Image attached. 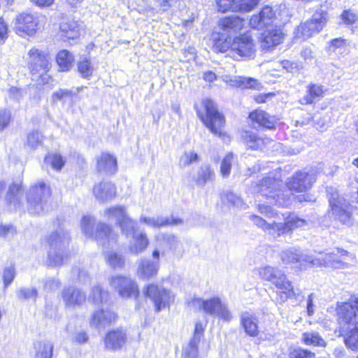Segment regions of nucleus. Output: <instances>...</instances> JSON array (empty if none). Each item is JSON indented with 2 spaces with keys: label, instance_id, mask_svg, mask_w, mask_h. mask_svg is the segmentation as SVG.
Here are the masks:
<instances>
[{
  "label": "nucleus",
  "instance_id": "nucleus-1",
  "mask_svg": "<svg viewBox=\"0 0 358 358\" xmlns=\"http://www.w3.org/2000/svg\"><path fill=\"white\" fill-rule=\"evenodd\" d=\"M339 331L344 343L350 350L358 351V298L350 297L336 308Z\"/></svg>",
  "mask_w": 358,
  "mask_h": 358
},
{
  "label": "nucleus",
  "instance_id": "nucleus-2",
  "mask_svg": "<svg viewBox=\"0 0 358 358\" xmlns=\"http://www.w3.org/2000/svg\"><path fill=\"white\" fill-rule=\"evenodd\" d=\"M213 48L216 52H224L230 50L240 57H252L255 44L250 36L245 34L239 37H219L214 38Z\"/></svg>",
  "mask_w": 358,
  "mask_h": 358
},
{
  "label": "nucleus",
  "instance_id": "nucleus-3",
  "mask_svg": "<svg viewBox=\"0 0 358 358\" xmlns=\"http://www.w3.org/2000/svg\"><path fill=\"white\" fill-rule=\"evenodd\" d=\"M250 219L257 227L265 231H268L269 234L275 238L290 233L296 228L303 227L308 224L306 220L292 213H289L285 218L283 223L273 222L270 224L256 215H251Z\"/></svg>",
  "mask_w": 358,
  "mask_h": 358
},
{
  "label": "nucleus",
  "instance_id": "nucleus-4",
  "mask_svg": "<svg viewBox=\"0 0 358 358\" xmlns=\"http://www.w3.org/2000/svg\"><path fill=\"white\" fill-rule=\"evenodd\" d=\"M50 194V186L43 182L31 186L27 194L29 212L31 214L43 213Z\"/></svg>",
  "mask_w": 358,
  "mask_h": 358
},
{
  "label": "nucleus",
  "instance_id": "nucleus-5",
  "mask_svg": "<svg viewBox=\"0 0 358 358\" xmlns=\"http://www.w3.org/2000/svg\"><path fill=\"white\" fill-rule=\"evenodd\" d=\"M68 232L59 229L52 233L48 238L50 250L48 252V264L51 266H58L63 264V257L60 252L64 250L69 243Z\"/></svg>",
  "mask_w": 358,
  "mask_h": 358
},
{
  "label": "nucleus",
  "instance_id": "nucleus-6",
  "mask_svg": "<svg viewBox=\"0 0 358 358\" xmlns=\"http://www.w3.org/2000/svg\"><path fill=\"white\" fill-rule=\"evenodd\" d=\"M94 219L90 216H84L82 219L80 225L83 232L87 236L94 238L100 244H105V240L110 242L116 241V234L106 224L99 223L96 227V231L94 232L93 227Z\"/></svg>",
  "mask_w": 358,
  "mask_h": 358
},
{
  "label": "nucleus",
  "instance_id": "nucleus-7",
  "mask_svg": "<svg viewBox=\"0 0 358 358\" xmlns=\"http://www.w3.org/2000/svg\"><path fill=\"white\" fill-rule=\"evenodd\" d=\"M189 304L194 308L202 310L207 314L217 316L225 321H229L231 319V315L226 305L222 303L218 297L208 300L196 298L189 302Z\"/></svg>",
  "mask_w": 358,
  "mask_h": 358
},
{
  "label": "nucleus",
  "instance_id": "nucleus-8",
  "mask_svg": "<svg viewBox=\"0 0 358 358\" xmlns=\"http://www.w3.org/2000/svg\"><path fill=\"white\" fill-rule=\"evenodd\" d=\"M328 20L329 16L326 10H317L310 20L297 27L296 36L304 40L310 38L314 34H318L326 26Z\"/></svg>",
  "mask_w": 358,
  "mask_h": 358
},
{
  "label": "nucleus",
  "instance_id": "nucleus-9",
  "mask_svg": "<svg viewBox=\"0 0 358 358\" xmlns=\"http://www.w3.org/2000/svg\"><path fill=\"white\" fill-rule=\"evenodd\" d=\"M205 114L200 116L206 127L214 134H222V128L224 124V118L218 110L215 103L209 99L203 101Z\"/></svg>",
  "mask_w": 358,
  "mask_h": 358
},
{
  "label": "nucleus",
  "instance_id": "nucleus-10",
  "mask_svg": "<svg viewBox=\"0 0 358 358\" xmlns=\"http://www.w3.org/2000/svg\"><path fill=\"white\" fill-rule=\"evenodd\" d=\"M144 294L152 300L157 312L169 307L175 298L171 292L155 284L148 285L144 290Z\"/></svg>",
  "mask_w": 358,
  "mask_h": 358
},
{
  "label": "nucleus",
  "instance_id": "nucleus-11",
  "mask_svg": "<svg viewBox=\"0 0 358 358\" xmlns=\"http://www.w3.org/2000/svg\"><path fill=\"white\" fill-rule=\"evenodd\" d=\"M28 57L29 68L32 73H39L42 81L47 82L49 76L46 73L50 65L48 54L34 48L29 51Z\"/></svg>",
  "mask_w": 358,
  "mask_h": 358
},
{
  "label": "nucleus",
  "instance_id": "nucleus-12",
  "mask_svg": "<svg viewBox=\"0 0 358 358\" xmlns=\"http://www.w3.org/2000/svg\"><path fill=\"white\" fill-rule=\"evenodd\" d=\"M345 257H348V252L341 248L336 249V253L331 252L324 255L322 258L314 257L311 259V266L331 267L336 269L348 268L350 264L345 260Z\"/></svg>",
  "mask_w": 358,
  "mask_h": 358
},
{
  "label": "nucleus",
  "instance_id": "nucleus-13",
  "mask_svg": "<svg viewBox=\"0 0 358 358\" xmlns=\"http://www.w3.org/2000/svg\"><path fill=\"white\" fill-rule=\"evenodd\" d=\"M329 205L331 214L335 219L345 224L350 223L352 217L351 206L338 192L331 193Z\"/></svg>",
  "mask_w": 358,
  "mask_h": 358
},
{
  "label": "nucleus",
  "instance_id": "nucleus-14",
  "mask_svg": "<svg viewBox=\"0 0 358 358\" xmlns=\"http://www.w3.org/2000/svg\"><path fill=\"white\" fill-rule=\"evenodd\" d=\"M152 256L153 259L141 258L138 262L136 274L141 280H149L157 275L160 267L159 250L155 249L152 252Z\"/></svg>",
  "mask_w": 358,
  "mask_h": 358
},
{
  "label": "nucleus",
  "instance_id": "nucleus-15",
  "mask_svg": "<svg viewBox=\"0 0 358 358\" xmlns=\"http://www.w3.org/2000/svg\"><path fill=\"white\" fill-rule=\"evenodd\" d=\"M110 287L118 292L122 298L136 296L138 294L137 285L131 278L122 275H113L109 280Z\"/></svg>",
  "mask_w": 358,
  "mask_h": 358
},
{
  "label": "nucleus",
  "instance_id": "nucleus-16",
  "mask_svg": "<svg viewBox=\"0 0 358 358\" xmlns=\"http://www.w3.org/2000/svg\"><path fill=\"white\" fill-rule=\"evenodd\" d=\"M315 180L316 178L313 173L300 171L292 176L287 182V185L291 191L302 192L309 189Z\"/></svg>",
  "mask_w": 358,
  "mask_h": 358
},
{
  "label": "nucleus",
  "instance_id": "nucleus-17",
  "mask_svg": "<svg viewBox=\"0 0 358 358\" xmlns=\"http://www.w3.org/2000/svg\"><path fill=\"white\" fill-rule=\"evenodd\" d=\"M38 25V19L31 13H22L18 15L15 19V29L16 32L22 35L27 34L33 35Z\"/></svg>",
  "mask_w": 358,
  "mask_h": 358
},
{
  "label": "nucleus",
  "instance_id": "nucleus-18",
  "mask_svg": "<svg viewBox=\"0 0 358 358\" xmlns=\"http://www.w3.org/2000/svg\"><path fill=\"white\" fill-rule=\"evenodd\" d=\"M219 27L222 30V33L220 35L215 36V38L219 37H230L229 35L236 34L240 31L245 26V22L243 19L236 15H231L224 17L219 21Z\"/></svg>",
  "mask_w": 358,
  "mask_h": 358
},
{
  "label": "nucleus",
  "instance_id": "nucleus-19",
  "mask_svg": "<svg viewBox=\"0 0 358 358\" xmlns=\"http://www.w3.org/2000/svg\"><path fill=\"white\" fill-rule=\"evenodd\" d=\"M279 187V182L271 178H266L261 180L259 183L254 187V192L265 196L268 199H272L275 201L279 202V193L280 190L277 188Z\"/></svg>",
  "mask_w": 358,
  "mask_h": 358
},
{
  "label": "nucleus",
  "instance_id": "nucleus-20",
  "mask_svg": "<svg viewBox=\"0 0 358 358\" xmlns=\"http://www.w3.org/2000/svg\"><path fill=\"white\" fill-rule=\"evenodd\" d=\"M204 327L203 324L198 322L195 324L193 337L184 347L182 357L183 358H196L198 356L199 344L203 337Z\"/></svg>",
  "mask_w": 358,
  "mask_h": 358
},
{
  "label": "nucleus",
  "instance_id": "nucleus-21",
  "mask_svg": "<svg viewBox=\"0 0 358 358\" xmlns=\"http://www.w3.org/2000/svg\"><path fill=\"white\" fill-rule=\"evenodd\" d=\"M116 318V313L110 310H96L91 315L89 323L91 327L101 329L115 322Z\"/></svg>",
  "mask_w": 358,
  "mask_h": 358
},
{
  "label": "nucleus",
  "instance_id": "nucleus-22",
  "mask_svg": "<svg viewBox=\"0 0 358 358\" xmlns=\"http://www.w3.org/2000/svg\"><path fill=\"white\" fill-rule=\"evenodd\" d=\"M62 299L66 307L76 308L85 302L86 296L80 289L75 287H69L62 290Z\"/></svg>",
  "mask_w": 358,
  "mask_h": 358
},
{
  "label": "nucleus",
  "instance_id": "nucleus-23",
  "mask_svg": "<svg viewBox=\"0 0 358 358\" xmlns=\"http://www.w3.org/2000/svg\"><path fill=\"white\" fill-rule=\"evenodd\" d=\"M127 341L126 332L120 329L107 333L105 337V346L108 350H120Z\"/></svg>",
  "mask_w": 358,
  "mask_h": 358
},
{
  "label": "nucleus",
  "instance_id": "nucleus-24",
  "mask_svg": "<svg viewBox=\"0 0 358 358\" xmlns=\"http://www.w3.org/2000/svg\"><path fill=\"white\" fill-rule=\"evenodd\" d=\"M283 263L287 264L299 263L300 266L306 267V264L311 265L312 255L300 252L296 248L284 250L280 255Z\"/></svg>",
  "mask_w": 358,
  "mask_h": 358
},
{
  "label": "nucleus",
  "instance_id": "nucleus-25",
  "mask_svg": "<svg viewBox=\"0 0 358 358\" xmlns=\"http://www.w3.org/2000/svg\"><path fill=\"white\" fill-rule=\"evenodd\" d=\"M272 283L276 288L282 290L279 292V296L283 301L287 298L296 296L291 282L280 270L277 273V275L273 280Z\"/></svg>",
  "mask_w": 358,
  "mask_h": 358
},
{
  "label": "nucleus",
  "instance_id": "nucleus-26",
  "mask_svg": "<svg viewBox=\"0 0 358 358\" xmlns=\"http://www.w3.org/2000/svg\"><path fill=\"white\" fill-rule=\"evenodd\" d=\"M249 117L254 127L255 124L262 127L268 129H273L277 122V120L274 116L270 115L266 111L262 110H255L251 112Z\"/></svg>",
  "mask_w": 358,
  "mask_h": 358
},
{
  "label": "nucleus",
  "instance_id": "nucleus-27",
  "mask_svg": "<svg viewBox=\"0 0 358 358\" xmlns=\"http://www.w3.org/2000/svg\"><path fill=\"white\" fill-rule=\"evenodd\" d=\"M275 13L270 6H265L258 15H253L250 20V25L254 29H262L271 24Z\"/></svg>",
  "mask_w": 358,
  "mask_h": 358
},
{
  "label": "nucleus",
  "instance_id": "nucleus-28",
  "mask_svg": "<svg viewBox=\"0 0 358 358\" xmlns=\"http://www.w3.org/2000/svg\"><path fill=\"white\" fill-rule=\"evenodd\" d=\"M284 38V34L280 29H273L265 31L261 40V47L269 50L280 44Z\"/></svg>",
  "mask_w": 358,
  "mask_h": 358
},
{
  "label": "nucleus",
  "instance_id": "nucleus-29",
  "mask_svg": "<svg viewBox=\"0 0 358 358\" xmlns=\"http://www.w3.org/2000/svg\"><path fill=\"white\" fill-rule=\"evenodd\" d=\"M93 194L96 199L101 202L113 199L116 195L115 187L109 182H101L94 185Z\"/></svg>",
  "mask_w": 358,
  "mask_h": 358
},
{
  "label": "nucleus",
  "instance_id": "nucleus-30",
  "mask_svg": "<svg viewBox=\"0 0 358 358\" xmlns=\"http://www.w3.org/2000/svg\"><path fill=\"white\" fill-rule=\"evenodd\" d=\"M326 92V89L321 85L310 83L306 87V94L301 99L302 104H311L322 99Z\"/></svg>",
  "mask_w": 358,
  "mask_h": 358
},
{
  "label": "nucleus",
  "instance_id": "nucleus-31",
  "mask_svg": "<svg viewBox=\"0 0 358 358\" xmlns=\"http://www.w3.org/2000/svg\"><path fill=\"white\" fill-rule=\"evenodd\" d=\"M139 221L141 223H144L148 227L154 228H159L167 225H178L182 223V220L164 217H148L141 215Z\"/></svg>",
  "mask_w": 358,
  "mask_h": 358
},
{
  "label": "nucleus",
  "instance_id": "nucleus-32",
  "mask_svg": "<svg viewBox=\"0 0 358 358\" xmlns=\"http://www.w3.org/2000/svg\"><path fill=\"white\" fill-rule=\"evenodd\" d=\"M149 245L147 234L144 232L134 233L129 245V251L134 255L143 252Z\"/></svg>",
  "mask_w": 358,
  "mask_h": 358
},
{
  "label": "nucleus",
  "instance_id": "nucleus-33",
  "mask_svg": "<svg viewBox=\"0 0 358 358\" xmlns=\"http://www.w3.org/2000/svg\"><path fill=\"white\" fill-rule=\"evenodd\" d=\"M241 323L248 335L252 337L258 335V319L255 315L249 312L243 313L241 317Z\"/></svg>",
  "mask_w": 358,
  "mask_h": 358
},
{
  "label": "nucleus",
  "instance_id": "nucleus-34",
  "mask_svg": "<svg viewBox=\"0 0 358 358\" xmlns=\"http://www.w3.org/2000/svg\"><path fill=\"white\" fill-rule=\"evenodd\" d=\"M96 168L99 172L113 174L117 170L116 159L110 154L102 153L97 157Z\"/></svg>",
  "mask_w": 358,
  "mask_h": 358
},
{
  "label": "nucleus",
  "instance_id": "nucleus-35",
  "mask_svg": "<svg viewBox=\"0 0 358 358\" xmlns=\"http://www.w3.org/2000/svg\"><path fill=\"white\" fill-rule=\"evenodd\" d=\"M80 24L73 20L62 22L60 24V34L64 39L78 38L80 34Z\"/></svg>",
  "mask_w": 358,
  "mask_h": 358
},
{
  "label": "nucleus",
  "instance_id": "nucleus-36",
  "mask_svg": "<svg viewBox=\"0 0 358 358\" xmlns=\"http://www.w3.org/2000/svg\"><path fill=\"white\" fill-rule=\"evenodd\" d=\"M241 137L245 144L253 150L261 149L263 145H267L271 142L270 138H259L256 134L250 131H243Z\"/></svg>",
  "mask_w": 358,
  "mask_h": 358
},
{
  "label": "nucleus",
  "instance_id": "nucleus-37",
  "mask_svg": "<svg viewBox=\"0 0 358 358\" xmlns=\"http://www.w3.org/2000/svg\"><path fill=\"white\" fill-rule=\"evenodd\" d=\"M34 348L35 358H52L54 345L50 341H38L35 343Z\"/></svg>",
  "mask_w": 358,
  "mask_h": 358
},
{
  "label": "nucleus",
  "instance_id": "nucleus-38",
  "mask_svg": "<svg viewBox=\"0 0 358 358\" xmlns=\"http://www.w3.org/2000/svg\"><path fill=\"white\" fill-rule=\"evenodd\" d=\"M74 62L73 55L66 50L59 51L57 55V62L63 71H69Z\"/></svg>",
  "mask_w": 358,
  "mask_h": 358
},
{
  "label": "nucleus",
  "instance_id": "nucleus-39",
  "mask_svg": "<svg viewBox=\"0 0 358 358\" xmlns=\"http://www.w3.org/2000/svg\"><path fill=\"white\" fill-rule=\"evenodd\" d=\"M104 215L108 220H116L119 225L128 217L123 206L111 207L104 211Z\"/></svg>",
  "mask_w": 358,
  "mask_h": 358
},
{
  "label": "nucleus",
  "instance_id": "nucleus-40",
  "mask_svg": "<svg viewBox=\"0 0 358 358\" xmlns=\"http://www.w3.org/2000/svg\"><path fill=\"white\" fill-rule=\"evenodd\" d=\"M242 0H216L218 11L222 13L229 10L239 11L240 2Z\"/></svg>",
  "mask_w": 358,
  "mask_h": 358
},
{
  "label": "nucleus",
  "instance_id": "nucleus-41",
  "mask_svg": "<svg viewBox=\"0 0 358 358\" xmlns=\"http://www.w3.org/2000/svg\"><path fill=\"white\" fill-rule=\"evenodd\" d=\"M108 293L103 290L99 285L94 286L90 294L89 301L99 305L107 299Z\"/></svg>",
  "mask_w": 358,
  "mask_h": 358
},
{
  "label": "nucleus",
  "instance_id": "nucleus-42",
  "mask_svg": "<svg viewBox=\"0 0 358 358\" xmlns=\"http://www.w3.org/2000/svg\"><path fill=\"white\" fill-rule=\"evenodd\" d=\"M302 340L306 345L325 346L324 341L317 332H305L302 335Z\"/></svg>",
  "mask_w": 358,
  "mask_h": 358
},
{
  "label": "nucleus",
  "instance_id": "nucleus-43",
  "mask_svg": "<svg viewBox=\"0 0 358 358\" xmlns=\"http://www.w3.org/2000/svg\"><path fill=\"white\" fill-rule=\"evenodd\" d=\"M43 141V136L37 131H33L28 134L26 145L31 149H36L41 145Z\"/></svg>",
  "mask_w": 358,
  "mask_h": 358
},
{
  "label": "nucleus",
  "instance_id": "nucleus-44",
  "mask_svg": "<svg viewBox=\"0 0 358 358\" xmlns=\"http://www.w3.org/2000/svg\"><path fill=\"white\" fill-rule=\"evenodd\" d=\"M279 271L277 268L265 266L258 269V274L262 279L272 282Z\"/></svg>",
  "mask_w": 358,
  "mask_h": 358
},
{
  "label": "nucleus",
  "instance_id": "nucleus-45",
  "mask_svg": "<svg viewBox=\"0 0 358 358\" xmlns=\"http://www.w3.org/2000/svg\"><path fill=\"white\" fill-rule=\"evenodd\" d=\"M222 199L227 203L242 209H245L248 206L244 203L243 199L231 192H227L224 194Z\"/></svg>",
  "mask_w": 358,
  "mask_h": 358
},
{
  "label": "nucleus",
  "instance_id": "nucleus-46",
  "mask_svg": "<svg viewBox=\"0 0 358 358\" xmlns=\"http://www.w3.org/2000/svg\"><path fill=\"white\" fill-rule=\"evenodd\" d=\"M106 259L107 263L114 268H122L124 264L122 255L114 252H107L106 254Z\"/></svg>",
  "mask_w": 358,
  "mask_h": 358
},
{
  "label": "nucleus",
  "instance_id": "nucleus-47",
  "mask_svg": "<svg viewBox=\"0 0 358 358\" xmlns=\"http://www.w3.org/2000/svg\"><path fill=\"white\" fill-rule=\"evenodd\" d=\"M213 176V171L209 166H201L198 173L196 183L199 185H203L207 181L211 179Z\"/></svg>",
  "mask_w": 358,
  "mask_h": 358
},
{
  "label": "nucleus",
  "instance_id": "nucleus-48",
  "mask_svg": "<svg viewBox=\"0 0 358 358\" xmlns=\"http://www.w3.org/2000/svg\"><path fill=\"white\" fill-rule=\"evenodd\" d=\"M45 162L47 164H50L53 169L59 171L64 165L65 161L59 155L50 154L45 157Z\"/></svg>",
  "mask_w": 358,
  "mask_h": 358
},
{
  "label": "nucleus",
  "instance_id": "nucleus-49",
  "mask_svg": "<svg viewBox=\"0 0 358 358\" xmlns=\"http://www.w3.org/2000/svg\"><path fill=\"white\" fill-rule=\"evenodd\" d=\"M76 95V92L68 89H59L52 94V101H64Z\"/></svg>",
  "mask_w": 358,
  "mask_h": 358
},
{
  "label": "nucleus",
  "instance_id": "nucleus-50",
  "mask_svg": "<svg viewBox=\"0 0 358 358\" xmlns=\"http://www.w3.org/2000/svg\"><path fill=\"white\" fill-rule=\"evenodd\" d=\"M314 127L320 131H324L329 127V117L328 116L314 115L313 117Z\"/></svg>",
  "mask_w": 358,
  "mask_h": 358
},
{
  "label": "nucleus",
  "instance_id": "nucleus-51",
  "mask_svg": "<svg viewBox=\"0 0 358 358\" xmlns=\"http://www.w3.org/2000/svg\"><path fill=\"white\" fill-rule=\"evenodd\" d=\"M199 160L198 155L194 151H186L180 157L179 165L181 167H186Z\"/></svg>",
  "mask_w": 358,
  "mask_h": 358
},
{
  "label": "nucleus",
  "instance_id": "nucleus-52",
  "mask_svg": "<svg viewBox=\"0 0 358 358\" xmlns=\"http://www.w3.org/2000/svg\"><path fill=\"white\" fill-rule=\"evenodd\" d=\"M79 73L84 78H88L92 76L94 71V67L87 59H83L78 64Z\"/></svg>",
  "mask_w": 358,
  "mask_h": 358
},
{
  "label": "nucleus",
  "instance_id": "nucleus-53",
  "mask_svg": "<svg viewBox=\"0 0 358 358\" xmlns=\"http://www.w3.org/2000/svg\"><path fill=\"white\" fill-rule=\"evenodd\" d=\"M120 228L123 233H124L127 236L132 235L134 233H136V223L134 220L131 219L129 216L124 219V221L121 222L120 224Z\"/></svg>",
  "mask_w": 358,
  "mask_h": 358
},
{
  "label": "nucleus",
  "instance_id": "nucleus-54",
  "mask_svg": "<svg viewBox=\"0 0 358 358\" xmlns=\"http://www.w3.org/2000/svg\"><path fill=\"white\" fill-rule=\"evenodd\" d=\"M232 162L233 154L228 153L221 163L220 171L223 177H228L229 176Z\"/></svg>",
  "mask_w": 358,
  "mask_h": 358
},
{
  "label": "nucleus",
  "instance_id": "nucleus-55",
  "mask_svg": "<svg viewBox=\"0 0 358 358\" xmlns=\"http://www.w3.org/2000/svg\"><path fill=\"white\" fill-rule=\"evenodd\" d=\"M17 296L19 299H34L35 300L37 296V291L34 288H22L17 292Z\"/></svg>",
  "mask_w": 358,
  "mask_h": 358
},
{
  "label": "nucleus",
  "instance_id": "nucleus-56",
  "mask_svg": "<svg viewBox=\"0 0 358 358\" xmlns=\"http://www.w3.org/2000/svg\"><path fill=\"white\" fill-rule=\"evenodd\" d=\"M21 187H22L20 184H13L9 187L6 200L10 203H13L15 206H16L17 201L16 196L21 190Z\"/></svg>",
  "mask_w": 358,
  "mask_h": 358
},
{
  "label": "nucleus",
  "instance_id": "nucleus-57",
  "mask_svg": "<svg viewBox=\"0 0 358 358\" xmlns=\"http://www.w3.org/2000/svg\"><path fill=\"white\" fill-rule=\"evenodd\" d=\"M341 19L345 25H351L357 22L358 17L351 10H345L341 15Z\"/></svg>",
  "mask_w": 358,
  "mask_h": 358
},
{
  "label": "nucleus",
  "instance_id": "nucleus-58",
  "mask_svg": "<svg viewBox=\"0 0 358 358\" xmlns=\"http://www.w3.org/2000/svg\"><path fill=\"white\" fill-rule=\"evenodd\" d=\"M15 276V270L13 266L6 267L3 271V282L4 287H7L13 280Z\"/></svg>",
  "mask_w": 358,
  "mask_h": 358
},
{
  "label": "nucleus",
  "instance_id": "nucleus-59",
  "mask_svg": "<svg viewBox=\"0 0 358 358\" xmlns=\"http://www.w3.org/2000/svg\"><path fill=\"white\" fill-rule=\"evenodd\" d=\"M346 40L343 38H337L330 41L329 51L336 52L338 49H342L346 46Z\"/></svg>",
  "mask_w": 358,
  "mask_h": 358
},
{
  "label": "nucleus",
  "instance_id": "nucleus-60",
  "mask_svg": "<svg viewBox=\"0 0 358 358\" xmlns=\"http://www.w3.org/2000/svg\"><path fill=\"white\" fill-rule=\"evenodd\" d=\"M315 354L301 348L293 350L290 354V358H313Z\"/></svg>",
  "mask_w": 358,
  "mask_h": 358
},
{
  "label": "nucleus",
  "instance_id": "nucleus-61",
  "mask_svg": "<svg viewBox=\"0 0 358 358\" xmlns=\"http://www.w3.org/2000/svg\"><path fill=\"white\" fill-rule=\"evenodd\" d=\"M11 118L10 112L8 110H0V131H3L9 124Z\"/></svg>",
  "mask_w": 358,
  "mask_h": 358
},
{
  "label": "nucleus",
  "instance_id": "nucleus-62",
  "mask_svg": "<svg viewBox=\"0 0 358 358\" xmlns=\"http://www.w3.org/2000/svg\"><path fill=\"white\" fill-rule=\"evenodd\" d=\"M258 210L261 214L268 218H273L278 216V213L268 205L259 204Z\"/></svg>",
  "mask_w": 358,
  "mask_h": 358
},
{
  "label": "nucleus",
  "instance_id": "nucleus-63",
  "mask_svg": "<svg viewBox=\"0 0 358 358\" xmlns=\"http://www.w3.org/2000/svg\"><path fill=\"white\" fill-rule=\"evenodd\" d=\"M301 57L306 63H310L315 59V55L311 47L306 46L301 52Z\"/></svg>",
  "mask_w": 358,
  "mask_h": 358
},
{
  "label": "nucleus",
  "instance_id": "nucleus-64",
  "mask_svg": "<svg viewBox=\"0 0 358 358\" xmlns=\"http://www.w3.org/2000/svg\"><path fill=\"white\" fill-rule=\"evenodd\" d=\"M239 83L244 87L258 89L259 83L257 80L251 78H239Z\"/></svg>",
  "mask_w": 358,
  "mask_h": 358
}]
</instances>
